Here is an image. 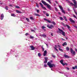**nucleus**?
<instances>
[{"label":"nucleus","instance_id":"1","mask_svg":"<svg viewBox=\"0 0 77 77\" xmlns=\"http://www.w3.org/2000/svg\"><path fill=\"white\" fill-rule=\"evenodd\" d=\"M72 2L73 3H72V2H69V5L70 6H75V8H77V2L75 1V0H72Z\"/></svg>","mask_w":77,"mask_h":77},{"label":"nucleus","instance_id":"2","mask_svg":"<svg viewBox=\"0 0 77 77\" xmlns=\"http://www.w3.org/2000/svg\"><path fill=\"white\" fill-rule=\"evenodd\" d=\"M41 2L44 5H46L47 6L49 9H50V8H51V6H50V5L48 4L47 3H46V2L43 0H42Z\"/></svg>","mask_w":77,"mask_h":77},{"label":"nucleus","instance_id":"3","mask_svg":"<svg viewBox=\"0 0 77 77\" xmlns=\"http://www.w3.org/2000/svg\"><path fill=\"white\" fill-rule=\"evenodd\" d=\"M47 65L49 66V67L51 68L52 67H54L56 66V65L54 64H52L50 62H48Z\"/></svg>","mask_w":77,"mask_h":77},{"label":"nucleus","instance_id":"4","mask_svg":"<svg viewBox=\"0 0 77 77\" xmlns=\"http://www.w3.org/2000/svg\"><path fill=\"white\" fill-rule=\"evenodd\" d=\"M58 30L60 32H61V33H62V34L63 35V36H65V32H63V30L60 29L59 28H58Z\"/></svg>","mask_w":77,"mask_h":77},{"label":"nucleus","instance_id":"5","mask_svg":"<svg viewBox=\"0 0 77 77\" xmlns=\"http://www.w3.org/2000/svg\"><path fill=\"white\" fill-rule=\"evenodd\" d=\"M63 61L64 60H62L60 61V62L62 64V65H63V66H64L65 65H67V63H63Z\"/></svg>","mask_w":77,"mask_h":77},{"label":"nucleus","instance_id":"6","mask_svg":"<svg viewBox=\"0 0 77 77\" xmlns=\"http://www.w3.org/2000/svg\"><path fill=\"white\" fill-rule=\"evenodd\" d=\"M70 52H71L72 54H74V55H75V51H73V50L72 48H70Z\"/></svg>","mask_w":77,"mask_h":77},{"label":"nucleus","instance_id":"7","mask_svg":"<svg viewBox=\"0 0 77 77\" xmlns=\"http://www.w3.org/2000/svg\"><path fill=\"white\" fill-rule=\"evenodd\" d=\"M40 5L41 7L42 8L44 9H45V10H47L46 9V8L45 7H44V5H43L42 3H40Z\"/></svg>","mask_w":77,"mask_h":77},{"label":"nucleus","instance_id":"8","mask_svg":"<svg viewBox=\"0 0 77 77\" xmlns=\"http://www.w3.org/2000/svg\"><path fill=\"white\" fill-rule=\"evenodd\" d=\"M59 7L60 8V9H61V10L62 11V12L63 13H64V14H65V11L63 10V9L62 8V7L61 6H59Z\"/></svg>","mask_w":77,"mask_h":77},{"label":"nucleus","instance_id":"9","mask_svg":"<svg viewBox=\"0 0 77 77\" xmlns=\"http://www.w3.org/2000/svg\"><path fill=\"white\" fill-rule=\"evenodd\" d=\"M47 27L49 29H52V28H53L54 26L53 25H51L50 26H49V25H48Z\"/></svg>","mask_w":77,"mask_h":77},{"label":"nucleus","instance_id":"10","mask_svg":"<svg viewBox=\"0 0 77 77\" xmlns=\"http://www.w3.org/2000/svg\"><path fill=\"white\" fill-rule=\"evenodd\" d=\"M30 47L31 48V50H34L35 49V48L33 46H30Z\"/></svg>","mask_w":77,"mask_h":77},{"label":"nucleus","instance_id":"11","mask_svg":"<svg viewBox=\"0 0 77 77\" xmlns=\"http://www.w3.org/2000/svg\"><path fill=\"white\" fill-rule=\"evenodd\" d=\"M69 20L70 22H71V23H75V21L74 20H72V19L71 18H70L69 19Z\"/></svg>","mask_w":77,"mask_h":77},{"label":"nucleus","instance_id":"12","mask_svg":"<svg viewBox=\"0 0 77 77\" xmlns=\"http://www.w3.org/2000/svg\"><path fill=\"white\" fill-rule=\"evenodd\" d=\"M1 20H2L3 19V18H4V15H3V14H2L1 15Z\"/></svg>","mask_w":77,"mask_h":77},{"label":"nucleus","instance_id":"13","mask_svg":"<svg viewBox=\"0 0 77 77\" xmlns=\"http://www.w3.org/2000/svg\"><path fill=\"white\" fill-rule=\"evenodd\" d=\"M56 48H57V45H55V47H54V48H55V50H56L58 52L59 51H58V50H57V49Z\"/></svg>","mask_w":77,"mask_h":77},{"label":"nucleus","instance_id":"14","mask_svg":"<svg viewBox=\"0 0 77 77\" xmlns=\"http://www.w3.org/2000/svg\"><path fill=\"white\" fill-rule=\"evenodd\" d=\"M46 55H47V51L45 50V51H44L43 56H46Z\"/></svg>","mask_w":77,"mask_h":77},{"label":"nucleus","instance_id":"15","mask_svg":"<svg viewBox=\"0 0 77 77\" xmlns=\"http://www.w3.org/2000/svg\"><path fill=\"white\" fill-rule=\"evenodd\" d=\"M41 36L43 37V38H46V37H47L46 35L44 34L41 35Z\"/></svg>","mask_w":77,"mask_h":77},{"label":"nucleus","instance_id":"16","mask_svg":"<svg viewBox=\"0 0 77 77\" xmlns=\"http://www.w3.org/2000/svg\"><path fill=\"white\" fill-rule=\"evenodd\" d=\"M64 56L65 57V58H69V57L68 56V55H66L64 54Z\"/></svg>","mask_w":77,"mask_h":77},{"label":"nucleus","instance_id":"17","mask_svg":"<svg viewBox=\"0 0 77 77\" xmlns=\"http://www.w3.org/2000/svg\"><path fill=\"white\" fill-rule=\"evenodd\" d=\"M34 15H35V16H38V17H40V15L37 14L35 13L34 14Z\"/></svg>","mask_w":77,"mask_h":77},{"label":"nucleus","instance_id":"18","mask_svg":"<svg viewBox=\"0 0 77 77\" xmlns=\"http://www.w3.org/2000/svg\"><path fill=\"white\" fill-rule=\"evenodd\" d=\"M67 45V43H66V42H64L63 44H62L63 46H64V45Z\"/></svg>","mask_w":77,"mask_h":77},{"label":"nucleus","instance_id":"19","mask_svg":"<svg viewBox=\"0 0 77 77\" xmlns=\"http://www.w3.org/2000/svg\"><path fill=\"white\" fill-rule=\"evenodd\" d=\"M16 12H17V13H19L21 14V12L20 11H18V10H16Z\"/></svg>","mask_w":77,"mask_h":77},{"label":"nucleus","instance_id":"20","mask_svg":"<svg viewBox=\"0 0 77 77\" xmlns=\"http://www.w3.org/2000/svg\"><path fill=\"white\" fill-rule=\"evenodd\" d=\"M30 39H33L34 38V37L32 36V35L30 36Z\"/></svg>","mask_w":77,"mask_h":77},{"label":"nucleus","instance_id":"21","mask_svg":"<svg viewBox=\"0 0 77 77\" xmlns=\"http://www.w3.org/2000/svg\"><path fill=\"white\" fill-rule=\"evenodd\" d=\"M11 16H12V17H15L16 15H15L14 14H11Z\"/></svg>","mask_w":77,"mask_h":77},{"label":"nucleus","instance_id":"22","mask_svg":"<svg viewBox=\"0 0 77 77\" xmlns=\"http://www.w3.org/2000/svg\"><path fill=\"white\" fill-rule=\"evenodd\" d=\"M38 57H41V54L40 53H38Z\"/></svg>","mask_w":77,"mask_h":77},{"label":"nucleus","instance_id":"23","mask_svg":"<svg viewBox=\"0 0 77 77\" xmlns=\"http://www.w3.org/2000/svg\"><path fill=\"white\" fill-rule=\"evenodd\" d=\"M60 20H63V19L61 17H59Z\"/></svg>","mask_w":77,"mask_h":77},{"label":"nucleus","instance_id":"24","mask_svg":"<svg viewBox=\"0 0 77 77\" xmlns=\"http://www.w3.org/2000/svg\"><path fill=\"white\" fill-rule=\"evenodd\" d=\"M30 20H34V19L33 18V17H30Z\"/></svg>","mask_w":77,"mask_h":77},{"label":"nucleus","instance_id":"25","mask_svg":"<svg viewBox=\"0 0 77 77\" xmlns=\"http://www.w3.org/2000/svg\"><path fill=\"white\" fill-rule=\"evenodd\" d=\"M59 50L60 51H63V50L62 49H60V48H59Z\"/></svg>","mask_w":77,"mask_h":77},{"label":"nucleus","instance_id":"26","mask_svg":"<svg viewBox=\"0 0 77 77\" xmlns=\"http://www.w3.org/2000/svg\"><path fill=\"white\" fill-rule=\"evenodd\" d=\"M66 26L67 28H68V29H69V28H70V26H69V25H66Z\"/></svg>","mask_w":77,"mask_h":77},{"label":"nucleus","instance_id":"27","mask_svg":"<svg viewBox=\"0 0 77 77\" xmlns=\"http://www.w3.org/2000/svg\"><path fill=\"white\" fill-rule=\"evenodd\" d=\"M47 21L49 23H51V21H50L49 20H47Z\"/></svg>","mask_w":77,"mask_h":77},{"label":"nucleus","instance_id":"28","mask_svg":"<svg viewBox=\"0 0 77 77\" xmlns=\"http://www.w3.org/2000/svg\"><path fill=\"white\" fill-rule=\"evenodd\" d=\"M47 0V2H49V3L50 4L51 3V1H50V0Z\"/></svg>","mask_w":77,"mask_h":77},{"label":"nucleus","instance_id":"29","mask_svg":"<svg viewBox=\"0 0 77 77\" xmlns=\"http://www.w3.org/2000/svg\"><path fill=\"white\" fill-rule=\"evenodd\" d=\"M44 63H47V60H45L44 62Z\"/></svg>","mask_w":77,"mask_h":77},{"label":"nucleus","instance_id":"30","mask_svg":"<svg viewBox=\"0 0 77 77\" xmlns=\"http://www.w3.org/2000/svg\"><path fill=\"white\" fill-rule=\"evenodd\" d=\"M26 20L28 22H29V19L28 18H26Z\"/></svg>","mask_w":77,"mask_h":77},{"label":"nucleus","instance_id":"31","mask_svg":"<svg viewBox=\"0 0 77 77\" xmlns=\"http://www.w3.org/2000/svg\"><path fill=\"white\" fill-rule=\"evenodd\" d=\"M16 8H17V9H19L20 8V7L18 6H17L15 7Z\"/></svg>","mask_w":77,"mask_h":77},{"label":"nucleus","instance_id":"32","mask_svg":"<svg viewBox=\"0 0 77 77\" xmlns=\"http://www.w3.org/2000/svg\"><path fill=\"white\" fill-rule=\"evenodd\" d=\"M66 50L68 51L69 50V48L68 47H67L66 48Z\"/></svg>","mask_w":77,"mask_h":77},{"label":"nucleus","instance_id":"33","mask_svg":"<svg viewBox=\"0 0 77 77\" xmlns=\"http://www.w3.org/2000/svg\"><path fill=\"white\" fill-rule=\"evenodd\" d=\"M52 23L54 25H56V23L54 21L52 22Z\"/></svg>","mask_w":77,"mask_h":77},{"label":"nucleus","instance_id":"34","mask_svg":"<svg viewBox=\"0 0 77 77\" xmlns=\"http://www.w3.org/2000/svg\"><path fill=\"white\" fill-rule=\"evenodd\" d=\"M45 60H47V59H48V57H45Z\"/></svg>","mask_w":77,"mask_h":77},{"label":"nucleus","instance_id":"35","mask_svg":"<svg viewBox=\"0 0 77 77\" xmlns=\"http://www.w3.org/2000/svg\"><path fill=\"white\" fill-rule=\"evenodd\" d=\"M8 7L7 6H6L5 7V9H6V10H8Z\"/></svg>","mask_w":77,"mask_h":77},{"label":"nucleus","instance_id":"36","mask_svg":"<svg viewBox=\"0 0 77 77\" xmlns=\"http://www.w3.org/2000/svg\"><path fill=\"white\" fill-rule=\"evenodd\" d=\"M44 67H45V68H46V67H47V65L46 64H45Z\"/></svg>","mask_w":77,"mask_h":77},{"label":"nucleus","instance_id":"37","mask_svg":"<svg viewBox=\"0 0 77 77\" xmlns=\"http://www.w3.org/2000/svg\"><path fill=\"white\" fill-rule=\"evenodd\" d=\"M74 9V12H75V13L76 14V15H77V12H75V10H74V8H73Z\"/></svg>","mask_w":77,"mask_h":77},{"label":"nucleus","instance_id":"38","mask_svg":"<svg viewBox=\"0 0 77 77\" xmlns=\"http://www.w3.org/2000/svg\"><path fill=\"white\" fill-rule=\"evenodd\" d=\"M52 57H54V58H55V55H52Z\"/></svg>","mask_w":77,"mask_h":77},{"label":"nucleus","instance_id":"39","mask_svg":"<svg viewBox=\"0 0 77 77\" xmlns=\"http://www.w3.org/2000/svg\"><path fill=\"white\" fill-rule=\"evenodd\" d=\"M73 17L75 18H76V19H77V18L76 17V16H75V15H73Z\"/></svg>","mask_w":77,"mask_h":77},{"label":"nucleus","instance_id":"40","mask_svg":"<svg viewBox=\"0 0 77 77\" xmlns=\"http://www.w3.org/2000/svg\"><path fill=\"white\" fill-rule=\"evenodd\" d=\"M37 13H38L39 12V10H36Z\"/></svg>","mask_w":77,"mask_h":77},{"label":"nucleus","instance_id":"41","mask_svg":"<svg viewBox=\"0 0 77 77\" xmlns=\"http://www.w3.org/2000/svg\"><path fill=\"white\" fill-rule=\"evenodd\" d=\"M46 15L47 17H48V16H49V14H48V13H47L46 14Z\"/></svg>","mask_w":77,"mask_h":77},{"label":"nucleus","instance_id":"42","mask_svg":"<svg viewBox=\"0 0 77 77\" xmlns=\"http://www.w3.org/2000/svg\"><path fill=\"white\" fill-rule=\"evenodd\" d=\"M42 29H44L45 28V26H42Z\"/></svg>","mask_w":77,"mask_h":77},{"label":"nucleus","instance_id":"43","mask_svg":"<svg viewBox=\"0 0 77 77\" xmlns=\"http://www.w3.org/2000/svg\"><path fill=\"white\" fill-rule=\"evenodd\" d=\"M58 46L59 48H61V46H60L59 45H58Z\"/></svg>","mask_w":77,"mask_h":77},{"label":"nucleus","instance_id":"44","mask_svg":"<svg viewBox=\"0 0 77 77\" xmlns=\"http://www.w3.org/2000/svg\"><path fill=\"white\" fill-rule=\"evenodd\" d=\"M42 48L43 51H44V48H42Z\"/></svg>","mask_w":77,"mask_h":77},{"label":"nucleus","instance_id":"45","mask_svg":"<svg viewBox=\"0 0 77 77\" xmlns=\"http://www.w3.org/2000/svg\"><path fill=\"white\" fill-rule=\"evenodd\" d=\"M72 69H75V67H72Z\"/></svg>","mask_w":77,"mask_h":77},{"label":"nucleus","instance_id":"46","mask_svg":"<svg viewBox=\"0 0 77 77\" xmlns=\"http://www.w3.org/2000/svg\"><path fill=\"white\" fill-rule=\"evenodd\" d=\"M75 69H77V66H75Z\"/></svg>","mask_w":77,"mask_h":77},{"label":"nucleus","instance_id":"47","mask_svg":"<svg viewBox=\"0 0 77 77\" xmlns=\"http://www.w3.org/2000/svg\"><path fill=\"white\" fill-rule=\"evenodd\" d=\"M29 35V33H26V34H25V35L26 36L27 35Z\"/></svg>","mask_w":77,"mask_h":77},{"label":"nucleus","instance_id":"48","mask_svg":"<svg viewBox=\"0 0 77 77\" xmlns=\"http://www.w3.org/2000/svg\"><path fill=\"white\" fill-rule=\"evenodd\" d=\"M31 31H32V32H35V30L33 29H31Z\"/></svg>","mask_w":77,"mask_h":77},{"label":"nucleus","instance_id":"49","mask_svg":"<svg viewBox=\"0 0 77 77\" xmlns=\"http://www.w3.org/2000/svg\"><path fill=\"white\" fill-rule=\"evenodd\" d=\"M61 24H62V25H63V26H65V24H64V23H61Z\"/></svg>","mask_w":77,"mask_h":77},{"label":"nucleus","instance_id":"50","mask_svg":"<svg viewBox=\"0 0 77 77\" xmlns=\"http://www.w3.org/2000/svg\"><path fill=\"white\" fill-rule=\"evenodd\" d=\"M63 17L64 19H66V17L65 16H63Z\"/></svg>","mask_w":77,"mask_h":77},{"label":"nucleus","instance_id":"51","mask_svg":"<svg viewBox=\"0 0 77 77\" xmlns=\"http://www.w3.org/2000/svg\"><path fill=\"white\" fill-rule=\"evenodd\" d=\"M43 12L44 14H45V11H43Z\"/></svg>","mask_w":77,"mask_h":77},{"label":"nucleus","instance_id":"52","mask_svg":"<svg viewBox=\"0 0 77 77\" xmlns=\"http://www.w3.org/2000/svg\"><path fill=\"white\" fill-rule=\"evenodd\" d=\"M51 36H53V33H51Z\"/></svg>","mask_w":77,"mask_h":77},{"label":"nucleus","instance_id":"53","mask_svg":"<svg viewBox=\"0 0 77 77\" xmlns=\"http://www.w3.org/2000/svg\"><path fill=\"white\" fill-rule=\"evenodd\" d=\"M66 69H67V70H69V68L66 67Z\"/></svg>","mask_w":77,"mask_h":77},{"label":"nucleus","instance_id":"54","mask_svg":"<svg viewBox=\"0 0 77 77\" xmlns=\"http://www.w3.org/2000/svg\"><path fill=\"white\" fill-rule=\"evenodd\" d=\"M44 20H46V21H47V20H48L47 19H45V18H44Z\"/></svg>","mask_w":77,"mask_h":77},{"label":"nucleus","instance_id":"55","mask_svg":"<svg viewBox=\"0 0 77 77\" xmlns=\"http://www.w3.org/2000/svg\"><path fill=\"white\" fill-rule=\"evenodd\" d=\"M37 8H39V5H37Z\"/></svg>","mask_w":77,"mask_h":77},{"label":"nucleus","instance_id":"56","mask_svg":"<svg viewBox=\"0 0 77 77\" xmlns=\"http://www.w3.org/2000/svg\"><path fill=\"white\" fill-rule=\"evenodd\" d=\"M62 40H63V41H64L65 39H63V38H61Z\"/></svg>","mask_w":77,"mask_h":77},{"label":"nucleus","instance_id":"57","mask_svg":"<svg viewBox=\"0 0 77 77\" xmlns=\"http://www.w3.org/2000/svg\"><path fill=\"white\" fill-rule=\"evenodd\" d=\"M65 19L66 21H67V19Z\"/></svg>","mask_w":77,"mask_h":77},{"label":"nucleus","instance_id":"58","mask_svg":"<svg viewBox=\"0 0 77 77\" xmlns=\"http://www.w3.org/2000/svg\"><path fill=\"white\" fill-rule=\"evenodd\" d=\"M58 14H60V12H58Z\"/></svg>","mask_w":77,"mask_h":77},{"label":"nucleus","instance_id":"59","mask_svg":"<svg viewBox=\"0 0 77 77\" xmlns=\"http://www.w3.org/2000/svg\"><path fill=\"white\" fill-rule=\"evenodd\" d=\"M55 2H56V3H57V1H55Z\"/></svg>","mask_w":77,"mask_h":77},{"label":"nucleus","instance_id":"60","mask_svg":"<svg viewBox=\"0 0 77 77\" xmlns=\"http://www.w3.org/2000/svg\"><path fill=\"white\" fill-rule=\"evenodd\" d=\"M46 45H47V47H48V45L47 44H46Z\"/></svg>","mask_w":77,"mask_h":77},{"label":"nucleus","instance_id":"61","mask_svg":"<svg viewBox=\"0 0 77 77\" xmlns=\"http://www.w3.org/2000/svg\"><path fill=\"white\" fill-rule=\"evenodd\" d=\"M51 62H53V61L51 60Z\"/></svg>","mask_w":77,"mask_h":77},{"label":"nucleus","instance_id":"62","mask_svg":"<svg viewBox=\"0 0 77 77\" xmlns=\"http://www.w3.org/2000/svg\"><path fill=\"white\" fill-rule=\"evenodd\" d=\"M51 70L52 71H53V69H51Z\"/></svg>","mask_w":77,"mask_h":77},{"label":"nucleus","instance_id":"63","mask_svg":"<svg viewBox=\"0 0 77 77\" xmlns=\"http://www.w3.org/2000/svg\"><path fill=\"white\" fill-rule=\"evenodd\" d=\"M68 11H69V9H68Z\"/></svg>","mask_w":77,"mask_h":77},{"label":"nucleus","instance_id":"64","mask_svg":"<svg viewBox=\"0 0 77 77\" xmlns=\"http://www.w3.org/2000/svg\"><path fill=\"white\" fill-rule=\"evenodd\" d=\"M18 55H17V57H18Z\"/></svg>","mask_w":77,"mask_h":77}]
</instances>
